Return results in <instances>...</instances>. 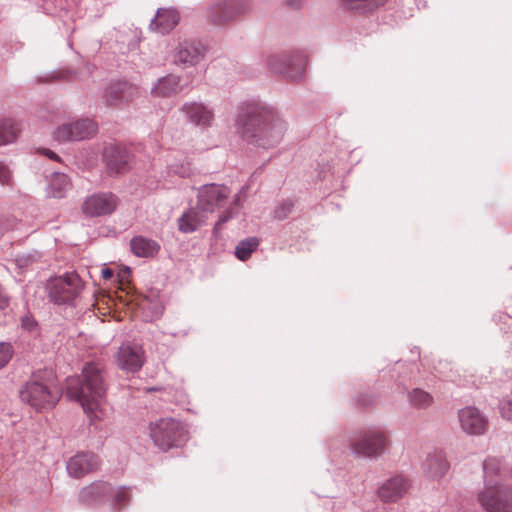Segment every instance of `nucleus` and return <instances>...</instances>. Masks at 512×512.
<instances>
[{
    "mask_svg": "<svg viewBox=\"0 0 512 512\" xmlns=\"http://www.w3.org/2000/svg\"><path fill=\"white\" fill-rule=\"evenodd\" d=\"M41 258V254L38 251H32L27 253L16 254L12 259L15 267L23 272L28 269L31 265L37 262Z\"/></svg>",
    "mask_w": 512,
    "mask_h": 512,
    "instance_id": "34",
    "label": "nucleus"
},
{
    "mask_svg": "<svg viewBox=\"0 0 512 512\" xmlns=\"http://www.w3.org/2000/svg\"><path fill=\"white\" fill-rule=\"evenodd\" d=\"M98 458L92 453H80L72 457L67 463V471L72 477L82 475L97 469Z\"/></svg>",
    "mask_w": 512,
    "mask_h": 512,
    "instance_id": "23",
    "label": "nucleus"
},
{
    "mask_svg": "<svg viewBox=\"0 0 512 512\" xmlns=\"http://www.w3.org/2000/svg\"><path fill=\"white\" fill-rule=\"evenodd\" d=\"M407 400L411 407L419 410L428 409L433 404V396L420 388H414L407 394Z\"/></svg>",
    "mask_w": 512,
    "mask_h": 512,
    "instance_id": "31",
    "label": "nucleus"
},
{
    "mask_svg": "<svg viewBox=\"0 0 512 512\" xmlns=\"http://www.w3.org/2000/svg\"><path fill=\"white\" fill-rule=\"evenodd\" d=\"M20 399L36 411L50 409L60 399L59 390L50 383L33 376L19 391Z\"/></svg>",
    "mask_w": 512,
    "mask_h": 512,
    "instance_id": "4",
    "label": "nucleus"
},
{
    "mask_svg": "<svg viewBox=\"0 0 512 512\" xmlns=\"http://www.w3.org/2000/svg\"><path fill=\"white\" fill-rule=\"evenodd\" d=\"M180 111L187 118L188 122L200 128H208L214 120V111L211 106L202 101L185 102Z\"/></svg>",
    "mask_w": 512,
    "mask_h": 512,
    "instance_id": "15",
    "label": "nucleus"
},
{
    "mask_svg": "<svg viewBox=\"0 0 512 512\" xmlns=\"http://www.w3.org/2000/svg\"><path fill=\"white\" fill-rule=\"evenodd\" d=\"M238 202H239V197H238V196H236V197L234 198V200H233V204L238 205Z\"/></svg>",
    "mask_w": 512,
    "mask_h": 512,
    "instance_id": "46",
    "label": "nucleus"
},
{
    "mask_svg": "<svg viewBox=\"0 0 512 512\" xmlns=\"http://www.w3.org/2000/svg\"><path fill=\"white\" fill-rule=\"evenodd\" d=\"M505 466V460L502 457L489 456L483 462V482L484 488H495L498 484V477Z\"/></svg>",
    "mask_w": 512,
    "mask_h": 512,
    "instance_id": "26",
    "label": "nucleus"
},
{
    "mask_svg": "<svg viewBox=\"0 0 512 512\" xmlns=\"http://www.w3.org/2000/svg\"><path fill=\"white\" fill-rule=\"evenodd\" d=\"M18 124L9 117L0 118V146H6L16 141L19 135Z\"/></svg>",
    "mask_w": 512,
    "mask_h": 512,
    "instance_id": "30",
    "label": "nucleus"
},
{
    "mask_svg": "<svg viewBox=\"0 0 512 512\" xmlns=\"http://www.w3.org/2000/svg\"><path fill=\"white\" fill-rule=\"evenodd\" d=\"M477 500L486 512H512V487L483 488Z\"/></svg>",
    "mask_w": 512,
    "mask_h": 512,
    "instance_id": "9",
    "label": "nucleus"
},
{
    "mask_svg": "<svg viewBox=\"0 0 512 512\" xmlns=\"http://www.w3.org/2000/svg\"><path fill=\"white\" fill-rule=\"evenodd\" d=\"M130 249L137 257L151 258L159 252L160 245L155 240L135 236L130 240Z\"/></svg>",
    "mask_w": 512,
    "mask_h": 512,
    "instance_id": "29",
    "label": "nucleus"
},
{
    "mask_svg": "<svg viewBox=\"0 0 512 512\" xmlns=\"http://www.w3.org/2000/svg\"><path fill=\"white\" fill-rule=\"evenodd\" d=\"M71 188V182L64 173L54 172L47 179L46 193L53 198H63Z\"/></svg>",
    "mask_w": 512,
    "mask_h": 512,
    "instance_id": "28",
    "label": "nucleus"
},
{
    "mask_svg": "<svg viewBox=\"0 0 512 512\" xmlns=\"http://www.w3.org/2000/svg\"><path fill=\"white\" fill-rule=\"evenodd\" d=\"M410 487L409 481L402 475L393 476L378 488V496L384 502H395L402 498Z\"/></svg>",
    "mask_w": 512,
    "mask_h": 512,
    "instance_id": "20",
    "label": "nucleus"
},
{
    "mask_svg": "<svg viewBox=\"0 0 512 512\" xmlns=\"http://www.w3.org/2000/svg\"><path fill=\"white\" fill-rule=\"evenodd\" d=\"M0 184L3 186L13 185V171L4 161H0Z\"/></svg>",
    "mask_w": 512,
    "mask_h": 512,
    "instance_id": "37",
    "label": "nucleus"
},
{
    "mask_svg": "<svg viewBox=\"0 0 512 512\" xmlns=\"http://www.w3.org/2000/svg\"><path fill=\"white\" fill-rule=\"evenodd\" d=\"M232 217H233V212L230 209L224 211L219 216V219L214 226V231L216 232L219 229H221V226L224 225L225 223H227Z\"/></svg>",
    "mask_w": 512,
    "mask_h": 512,
    "instance_id": "42",
    "label": "nucleus"
},
{
    "mask_svg": "<svg viewBox=\"0 0 512 512\" xmlns=\"http://www.w3.org/2000/svg\"><path fill=\"white\" fill-rule=\"evenodd\" d=\"M351 10L369 11L383 5L386 0H343Z\"/></svg>",
    "mask_w": 512,
    "mask_h": 512,
    "instance_id": "35",
    "label": "nucleus"
},
{
    "mask_svg": "<svg viewBox=\"0 0 512 512\" xmlns=\"http://www.w3.org/2000/svg\"><path fill=\"white\" fill-rule=\"evenodd\" d=\"M249 10V0H217L207 7L206 17L212 24L223 26Z\"/></svg>",
    "mask_w": 512,
    "mask_h": 512,
    "instance_id": "7",
    "label": "nucleus"
},
{
    "mask_svg": "<svg viewBox=\"0 0 512 512\" xmlns=\"http://www.w3.org/2000/svg\"><path fill=\"white\" fill-rule=\"evenodd\" d=\"M66 394L81 404L91 424L107 416L105 378L98 364L86 363L82 369V379H67Z\"/></svg>",
    "mask_w": 512,
    "mask_h": 512,
    "instance_id": "2",
    "label": "nucleus"
},
{
    "mask_svg": "<svg viewBox=\"0 0 512 512\" xmlns=\"http://www.w3.org/2000/svg\"><path fill=\"white\" fill-rule=\"evenodd\" d=\"M115 359L121 370L134 373L142 368L145 356L141 345L127 341L118 348Z\"/></svg>",
    "mask_w": 512,
    "mask_h": 512,
    "instance_id": "13",
    "label": "nucleus"
},
{
    "mask_svg": "<svg viewBox=\"0 0 512 512\" xmlns=\"http://www.w3.org/2000/svg\"><path fill=\"white\" fill-rule=\"evenodd\" d=\"M161 314V310L157 311L156 315L159 316Z\"/></svg>",
    "mask_w": 512,
    "mask_h": 512,
    "instance_id": "47",
    "label": "nucleus"
},
{
    "mask_svg": "<svg viewBox=\"0 0 512 512\" xmlns=\"http://www.w3.org/2000/svg\"><path fill=\"white\" fill-rule=\"evenodd\" d=\"M499 411L505 420L512 422V399L503 398L499 402Z\"/></svg>",
    "mask_w": 512,
    "mask_h": 512,
    "instance_id": "39",
    "label": "nucleus"
},
{
    "mask_svg": "<svg viewBox=\"0 0 512 512\" xmlns=\"http://www.w3.org/2000/svg\"><path fill=\"white\" fill-rule=\"evenodd\" d=\"M449 464L445 454L440 450L430 452L422 463L423 475L432 481H439L448 472Z\"/></svg>",
    "mask_w": 512,
    "mask_h": 512,
    "instance_id": "18",
    "label": "nucleus"
},
{
    "mask_svg": "<svg viewBox=\"0 0 512 512\" xmlns=\"http://www.w3.org/2000/svg\"><path fill=\"white\" fill-rule=\"evenodd\" d=\"M416 5L418 8H425L426 7V1L425 0H415Z\"/></svg>",
    "mask_w": 512,
    "mask_h": 512,
    "instance_id": "45",
    "label": "nucleus"
},
{
    "mask_svg": "<svg viewBox=\"0 0 512 512\" xmlns=\"http://www.w3.org/2000/svg\"><path fill=\"white\" fill-rule=\"evenodd\" d=\"M180 22V13L173 7L158 8L155 16L149 24L150 31L166 35L169 34Z\"/></svg>",
    "mask_w": 512,
    "mask_h": 512,
    "instance_id": "16",
    "label": "nucleus"
},
{
    "mask_svg": "<svg viewBox=\"0 0 512 512\" xmlns=\"http://www.w3.org/2000/svg\"><path fill=\"white\" fill-rule=\"evenodd\" d=\"M130 499L129 488L124 486L115 488L109 485L107 500L111 502L113 509L121 510L123 507L128 505Z\"/></svg>",
    "mask_w": 512,
    "mask_h": 512,
    "instance_id": "32",
    "label": "nucleus"
},
{
    "mask_svg": "<svg viewBox=\"0 0 512 512\" xmlns=\"http://www.w3.org/2000/svg\"><path fill=\"white\" fill-rule=\"evenodd\" d=\"M230 193L229 187L225 185L217 183L204 184L198 188L197 201L204 211L213 213L224 204Z\"/></svg>",
    "mask_w": 512,
    "mask_h": 512,
    "instance_id": "11",
    "label": "nucleus"
},
{
    "mask_svg": "<svg viewBox=\"0 0 512 512\" xmlns=\"http://www.w3.org/2000/svg\"><path fill=\"white\" fill-rule=\"evenodd\" d=\"M149 430L152 441L163 451L180 447L188 440V430L185 425L174 418H160L151 422Z\"/></svg>",
    "mask_w": 512,
    "mask_h": 512,
    "instance_id": "3",
    "label": "nucleus"
},
{
    "mask_svg": "<svg viewBox=\"0 0 512 512\" xmlns=\"http://www.w3.org/2000/svg\"><path fill=\"white\" fill-rule=\"evenodd\" d=\"M104 161L111 174L123 173L129 169L131 156L126 148L119 145H109L104 149Z\"/></svg>",
    "mask_w": 512,
    "mask_h": 512,
    "instance_id": "17",
    "label": "nucleus"
},
{
    "mask_svg": "<svg viewBox=\"0 0 512 512\" xmlns=\"http://www.w3.org/2000/svg\"><path fill=\"white\" fill-rule=\"evenodd\" d=\"M101 275L104 279H110L113 276V272L111 269L104 268L101 270Z\"/></svg>",
    "mask_w": 512,
    "mask_h": 512,
    "instance_id": "44",
    "label": "nucleus"
},
{
    "mask_svg": "<svg viewBox=\"0 0 512 512\" xmlns=\"http://www.w3.org/2000/svg\"><path fill=\"white\" fill-rule=\"evenodd\" d=\"M39 152L44 154L45 156H47L51 160H54V161H59L60 160L59 156L55 152H53L52 150H49V149H46V148H42V149L39 150Z\"/></svg>",
    "mask_w": 512,
    "mask_h": 512,
    "instance_id": "43",
    "label": "nucleus"
},
{
    "mask_svg": "<svg viewBox=\"0 0 512 512\" xmlns=\"http://www.w3.org/2000/svg\"><path fill=\"white\" fill-rule=\"evenodd\" d=\"M13 355V348L10 343L0 342V369L5 367L11 360Z\"/></svg>",
    "mask_w": 512,
    "mask_h": 512,
    "instance_id": "38",
    "label": "nucleus"
},
{
    "mask_svg": "<svg viewBox=\"0 0 512 512\" xmlns=\"http://www.w3.org/2000/svg\"><path fill=\"white\" fill-rule=\"evenodd\" d=\"M168 175H175L181 178H188L192 175V169L189 163H174L167 167Z\"/></svg>",
    "mask_w": 512,
    "mask_h": 512,
    "instance_id": "36",
    "label": "nucleus"
},
{
    "mask_svg": "<svg viewBox=\"0 0 512 512\" xmlns=\"http://www.w3.org/2000/svg\"><path fill=\"white\" fill-rule=\"evenodd\" d=\"M209 213L197 203L196 207L186 210L178 219V229L182 233H192L203 226Z\"/></svg>",
    "mask_w": 512,
    "mask_h": 512,
    "instance_id": "21",
    "label": "nucleus"
},
{
    "mask_svg": "<svg viewBox=\"0 0 512 512\" xmlns=\"http://www.w3.org/2000/svg\"><path fill=\"white\" fill-rule=\"evenodd\" d=\"M109 484L105 482H94L81 489L79 493L80 501L84 504H94L107 499Z\"/></svg>",
    "mask_w": 512,
    "mask_h": 512,
    "instance_id": "27",
    "label": "nucleus"
},
{
    "mask_svg": "<svg viewBox=\"0 0 512 512\" xmlns=\"http://www.w3.org/2000/svg\"><path fill=\"white\" fill-rule=\"evenodd\" d=\"M115 41L121 53L134 51L140 43L141 31L134 27H122L114 31Z\"/></svg>",
    "mask_w": 512,
    "mask_h": 512,
    "instance_id": "25",
    "label": "nucleus"
},
{
    "mask_svg": "<svg viewBox=\"0 0 512 512\" xmlns=\"http://www.w3.org/2000/svg\"><path fill=\"white\" fill-rule=\"evenodd\" d=\"M461 428L467 434L479 435L485 432L487 420L475 407H464L458 412Z\"/></svg>",
    "mask_w": 512,
    "mask_h": 512,
    "instance_id": "19",
    "label": "nucleus"
},
{
    "mask_svg": "<svg viewBox=\"0 0 512 512\" xmlns=\"http://www.w3.org/2000/svg\"><path fill=\"white\" fill-rule=\"evenodd\" d=\"M97 132V124L91 119H77L64 122L53 131V140L59 143L88 139Z\"/></svg>",
    "mask_w": 512,
    "mask_h": 512,
    "instance_id": "8",
    "label": "nucleus"
},
{
    "mask_svg": "<svg viewBox=\"0 0 512 512\" xmlns=\"http://www.w3.org/2000/svg\"><path fill=\"white\" fill-rule=\"evenodd\" d=\"M293 205L291 202H283L278 205L274 210V217L279 220H283L288 217L291 213Z\"/></svg>",
    "mask_w": 512,
    "mask_h": 512,
    "instance_id": "40",
    "label": "nucleus"
},
{
    "mask_svg": "<svg viewBox=\"0 0 512 512\" xmlns=\"http://www.w3.org/2000/svg\"><path fill=\"white\" fill-rule=\"evenodd\" d=\"M138 95V88L128 82L119 81L110 83L104 93V98L109 105L118 102L130 101Z\"/></svg>",
    "mask_w": 512,
    "mask_h": 512,
    "instance_id": "22",
    "label": "nucleus"
},
{
    "mask_svg": "<svg viewBox=\"0 0 512 512\" xmlns=\"http://www.w3.org/2000/svg\"><path fill=\"white\" fill-rule=\"evenodd\" d=\"M49 299L57 304H70L80 294L83 283L75 272L66 273L63 276L51 278L46 285Z\"/></svg>",
    "mask_w": 512,
    "mask_h": 512,
    "instance_id": "5",
    "label": "nucleus"
},
{
    "mask_svg": "<svg viewBox=\"0 0 512 512\" xmlns=\"http://www.w3.org/2000/svg\"><path fill=\"white\" fill-rule=\"evenodd\" d=\"M234 127L245 143L263 150L280 145L288 131V123L279 111L260 98H249L237 105Z\"/></svg>",
    "mask_w": 512,
    "mask_h": 512,
    "instance_id": "1",
    "label": "nucleus"
},
{
    "mask_svg": "<svg viewBox=\"0 0 512 512\" xmlns=\"http://www.w3.org/2000/svg\"><path fill=\"white\" fill-rule=\"evenodd\" d=\"M267 65L271 72L285 79L297 81L304 76L306 60L299 52H283L270 55Z\"/></svg>",
    "mask_w": 512,
    "mask_h": 512,
    "instance_id": "6",
    "label": "nucleus"
},
{
    "mask_svg": "<svg viewBox=\"0 0 512 512\" xmlns=\"http://www.w3.org/2000/svg\"><path fill=\"white\" fill-rule=\"evenodd\" d=\"M386 444L387 439L384 433L379 430H370L351 445V451L359 457L376 458L384 452Z\"/></svg>",
    "mask_w": 512,
    "mask_h": 512,
    "instance_id": "10",
    "label": "nucleus"
},
{
    "mask_svg": "<svg viewBox=\"0 0 512 512\" xmlns=\"http://www.w3.org/2000/svg\"><path fill=\"white\" fill-rule=\"evenodd\" d=\"M182 90L181 77L168 74L160 77L151 88V95L157 98H168Z\"/></svg>",
    "mask_w": 512,
    "mask_h": 512,
    "instance_id": "24",
    "label": "nucleus"
},
{
    "mask_svg": "<svg viewBox=\"0 0 512 512\" xmlns=\"http://www.w3.org/2000/svg\"><path fill=\"white\" fill-rule=\"evenodd\" d=\"M205 57V48L201 42L195 39L183 40L174 52V62L184 67H195Z\"/></svg>",
    "mask_w": 512,
    "mask_h": 512,
    "instance_id": "14",
    "label": "nucleus"
},
{
    "mask_svg": "<svg viewBox=\"0 0 512 512\" xmlns=\"http://www.w3.org/2000/svg\"><path fill=\"white\" fill-rule=\"evenodd\" d=\"M259 245V240L256 237H249L241 240L235 248L236 257L241 260H247L252 252L256 250Z\"/></svg>",
    "mask_w": 512,
    "mask_h": 512,
    "instance_id": "33",
    "label": "nucleus"
},
{
    "mask_svg": "<svg viewBox=\"0 0 512 512\" xmlns=\"http://www.w3.org/2000/svg\"><path fill=\"white\" fill-rule=\"evenodd\" d=\"M21 326L24 330L31 333L37 331V322L30 315H25L22 317Z\"/></svg>",
    "mask_w": 512,
    "mask_h": 512,
    "instance_id": "41",
    "label": "nucleus"
},
{
    "mask_svg": "<svg viewBox=\"0 0 512 512\" xmlns=\"http://www.w3.org/2000/svg\"><path fill=\"white\" fill-rule=\"evenodd\" d=\"M118 198L111 192L95 193L88 196L82 205V211L89 217L110 215L118 206Z\"/></svg>",
    "mask_w": 512,
    "mask_h": 512,
    "instance_id": "12",
    "label": "nucleus"
}]
</instances>
